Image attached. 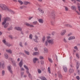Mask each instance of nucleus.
<instances>
[{"mask_svg":"<svg viewBox=\"0 0 80 80\" xmlns=\"http://www.w3.org/2000/svg\"><path fill=\"white\" fill-rule=\"evenodd\" d=\"M24 52L26 54L28 55H30V53H29V52H28V51L24 50Z\"/></svg>","mask_w":80,"mask_h":80,"instance_id":"obj_20","label":"nucleus"},{"mask_svg":"<svg viewBox=\"0 0 80 80\" xmlns=\"http://www.w3.org/2000/svg\"><path fill=\"white\" fill-rule=\"evenodd\" d=\"M75 37L74 36H71L69 37L68 38L69 40H73V39H75Z\"/></svg>","mask_w":80,"mask_h":80,"instance_id":"obj_16","label":"nucleus"},{"mask_svg":"<svg viewBox=\"0 0 80 80\" xmlns=\"http://www.w3.org/2000/svg\"><path fill=\"white\" fill-rule=\"evenodd\" d=\"M2 42H3V43H4L5 45V43H6V41H5V40H2Z\"/></svg>","mask_w":80,"mask_h":80,"instance_id":"obj_49","label":"nucleus"},{"mask_svg":"<svg viewBox=\"0 0 80 80\" xmlns=\"http://www.w3.org/2000/svg\"><path fill=\"white\" fill-rule=\"evenodd\" d=\"M5 45H7V46H8V47H10L11 46V45L8 42H6L5 43Z\"/></svg>","mask_w":80,"mask_h":80,"instance_id":"obj_26","label":"nucleus"},{"mask_svg":"<svg viewBox=\"0 0 80 80\" xmlns=\"http://www.w3.org/2000/svg\"><path fill=\"white\" fill-rule=\"evenodd\" d=\"M63 70L65 72H67V68L65 66L63 67Z\"/></svg>","mask_w":80,"mask_h":80,"instance_id":"obj_14","label":"nucleus"},{"mask_svg":"<svg viewBox=\"0 0 80 80\" xmlns=\"http://www.w3.org/2000/svg\"><path fill=\"white\" fill-rule=\"evenodd\" d=\"M48 41H46L45 42V46H48V42H47Z\"/></svg>","mask_w":80,"mask_h":80,"instance_id":"obj_37","label":"nucleus"},{"mask_svg":"<svg viewBox=\"0 0 80 80\" xmlns=\"http://www.w3.org/2000/svg\"><path fill=\"white\" fill-rule=\"evenodd\" d=\"M63 41L65 43H67L68 42L65 38H64Z\"/></svg>","mask_w":80,"mask_h":80,"instance_id":"obj_42","label":"nucleus"},{"mask_svg":"<svg viewBox=\"0 0 80 80\" xmlns=\"http://www.w3.org/2000/svg\"><path fill=\"white\" fill-rule=\"evenodd\" d=\"M24 7H25V6H20V8L21 10H22V9H23V8H24Z\"/></svg>","mask_w":80,"mask_h":80,"instance_id":"obj_40","label":"nucleus"},{"mask_svg":"<svg viewBox=\"0 0 80 80\" xmlns=\"http://www.w3.org/2000/svg\"><path fill=\"white\" fill-rule=\"evenodd\" d=\"M15 29L16 30H18L19 31H20L22 32V29L21 28H20L19 27H16L15 28Z\"/></svg>","mask_w":80,"mask_h":80,"instance_id":"obj_7","label":"nucleus"},{"mask_svg":"<svg viewBox=\"0 0 80 80\" xmlns=\"http://www.w3.org/2000/svg\"><path fill=\"white\" fill-rule=\"evenodd\" d=\"M2 68H4V67H5V65L4 64V63H3L2 64Z\"/></svg>","mask_w":80,"mask_h":80,"instance_id":"obj_46","label":"nucleus"},{"mask_svg":"<svg viewBox=\"0 0 80 80\" xmlns=\"http://www.w3.org/2000/svg\"><path fill=\"white\" fill-rule=\"evenodd\" d=\"M40 79H41V80H47V79H46V78L44 77H40Z\"/></svg>","mask_w":80,"mask_h":80,"instance_id":"obj_13","label":"nucleus"},{"mask_svg":"<svg viewBox=\"0 0 80 80\" xmlns=\"http://www.w3.org/2000/svg\"><path fill=\"white\" fill-rule=\"evenodd\" d=\"M47 39H48V40H49V39H50V36H48L47 37Z\"/></svg>","mask_w":80,"mask_h":80,"instance_id":"obj_62","label":"nucleus"},{"mask_svg":"<svg viewBox=\"0 0 80 80\" xmlns=\"http://www.w3.org/2000/svg\"><path fill=\"white\" fill-rule=\"evenodd\" d=\"M48 72L49 73H51V72H50V68L49 67H48Z\"/></svg>","mask_w":80,"mask_h":80,"instance_id":"obj_41","label":"nucleus"},{"mask_svg":"<svg viewBox=\"0 0 80 80\" xmlns=\"http://www.w3.org/2000/svg\"><path fill=\"white\" fill-rule=\"evenodd\" d=\"M12 62L13 65H14V66H16V63H15V62L14 61H12Z\"/></svg>","mask_w":80,"mask_h":80,"instance_id":"obj_38","label":"nucleus"},{"mask_svg":"<svg viewBox=\"0 0 80 80\" xmlns=\"http://www.w3.org/2000/svg\"><path fill=\"white\" fill-rule=\"evenodd\" d=\"M28 76L30 78H31V79H32V75H31L30 73H29Z\"/></svg>","mask_w":80,"mask_h":80,"instance_id":"obj_32","label":"nucleus"},{"mask_svg":"<svg viewBox=\"0 0 80 80\" xmlns=\"http://www.w3.org/2000/svg\"><path fill=\"white\" fill-rule=\"evenodd\" d=\"M25 25H27V26H30V24H29L28 23H26Z\"/></svg>","mask_w":80,"mask_h":80,"instance_id":"obj_50","label":"nucleus"},{"mask_svg":"<svg viewBox=\"0 0 80 80\" xmlns=\"http://www.w3.org/2000/svg\"><path fill=\"white\" fill-rule=\"evenodd\" d=\"M80 66V63L79 62H77L76 63V68L77 69H78L79 68V66Z\"/></svg>","mask_w":80,"mask_h":80,"instance_id":"obj_15","label":"nucleus"},{"mask_svg":"<svg viewBox=\"0 0 80 80\" xmlns=\"http://www.w3.org/2000/svg\"><path fill=\"white\" fill-rule=\"evenodd\" d=\"M72 9H73V10H76V8L74 6H72L71 7Z\"/></svg>","mask_w":80,"mask_h":80,"instance_id":"obj_28","label":"nucleus"},{"mask_svg":"<svg viewBox=\"0 0 80 80\" xmlns=\"http://www.w3.org/2000/svg\"><path fill=\"white\" fill-rule=\"evenodd\" d=\"M23 74H24V72H21V75L22 77H23Z\"/></svg>","mask_w":80,"mask_h":80,"instance_id":"obj_48","label":"nucleus"},{"mask_svg":"<svg viewBox=\"0 0 80 80\" xmlns=\"http://www.w3.org/2000/svg\"><path fill=\"white\" fill-rule=\"evenodd\" d=\"M64 7L65 8V11H66V12L68 11L69 9L68 7L67 6H64Z\"/></svg>","mask_w":80,"mask_h":80,"instance_id":"obj_22","label":"nucleus"},{"mask_svg":"<svg viewBox=\"0 0 80 80\" xmlns=\"http://www.w3.org/2000/svg\"><path fill=\"white\" fill-rule=\"evenodd\" d=\"M12 30V28H10L8 29V30L10 31V30Z\"/></svg>","mask_w":80,"mask_h":80,"instance_id":"obj_60","label":"nucleus"},{"mask_svg":"<svg viewBox=\"0 0 80 80\" xmlns=\"http://www.w3.org/2000/svg\"><path fill=\"white\" fill-rule=\"evenodd\" d=\"M38 10H39V12H41L42 13H44V11L43 10L40 8H39L38 9Z\"/></svg>","mask_w":80,"mask_h":80,"instance_id":"obj_12","label":"nucleus"},{"mask_svg":"<svg viewBox=\"0 0 80 80\" xmlns=\"http://www.w3.org/2000/svg\"><path fill=\"white\" fill-rule=\"evenodd\" d=\"M51 18L53 20H55V14L53 12H52L51 14Z\"/></svg>","mask_w":80,"mask_h":80,"instance_id":"obj_3","label":"nucleus"},{"mask_svg":"<svg viewBox=\"0 0 80 80\" xmlns=\"http://www.w3.org/2000/svg\"><path fill=\"white\" fill-rule=\"evenodd\" d=\"M19 65L20 67H22V65H23V60L22 59L19 63Z\"/></svg>","mask_w":80,"mask_h":80,"instance_id":"obj_9","label":"nucleus"},{"mask_svg":"<svg viewBox=\"0 0 80 80\" xmlns=\"http://www.w3.org/2000/svg\"><path fill=\"white\" fill-rule=\"evenodd\" d=\"M71 35H72V33H70L68 35V36H70Z\"/></svg>","mask_w":80,"mask_h":80,"instance_id":"obj_63","label":"nucleus"},{"mask_svg":"<svg viewBox=\"0 0 80 80\" xmlns=\"http://www.w3.org/2000/svg\"><path fill=\"white\" fill-rule=\"evenodd\" d=\"M44 50L46 52H48V50L46 48H44Z\"/></svg>","mask_w":80,"mask_h":80,"instance_id":"obj_44","label":"nucleus"},{"mask_svg":"<svg viewBox=\"0 0 80 80\" xmlns=\"http://www.w3.org/2000/svg\"><path fill=\"white\" fill-rule=\"evenodd\" d=\"M33 17H30L29 18H28V20H31L32 19V18H33Z\"/></svg>","mask_w":80,"mask_h":80,"instance_id":"obj_57","label":"nucleus"},{"mask_svg":"<svg viewBox=\"0 0 80 80\" xmlns=\"http://www.w3.org/2000/svg\"><path fill=\"white\" fill-rule=\"evenodd\" d=\"M34 50L35 51H37L38 50V48H35Z\"/></svg>","mask_w":80,"mask_h":80,"instance_id":"obj_55","label":"nucleus"},{"mask_svg":"<svg viewBox=\"0 0 80 80\" xmlns=\"http://www.w3.org/2000/svg\"><path fill=\"white\" fill-rule=\"evenodd\" d=\"M18 2L21 5H23V2H22V1L21 0H18Z\"/></svg>","mask_w":80,"mask_h":80,"instance_id":"obj_25","label":"nucleus"},{"mask_svg":"<svg viewBox=\"0 0 80 80\" xmlns=\"http://www.w3.org/2000/svg\"><path fill=\"white\" fill-rule=\"evenodd\" d=\"M74 49H76V50H78V48H77V46H75L74 47Z\"/></svg>","mask_w":80,"mask_h":80,"instance_id":"obj_53","label":"nucleus"},{"mask_svg":"<svg viewBox=\"0 0 80 80\" xmlns=\"http://www.w3.org/2000/svg\"><path fill=\"white\" fill-rule=\"evenodd\" d=\"M37 40V39H34V41H35V42H36V43H38V41Z\"/></svg>","mask_w":80,"mask_h":80,"instance_id":"obj_58","label":"nucleus"},{"mask_svg":"<svg viewBox=\"0 0 80 80\" xmlns=\"http://www.w3.org/2000/svg\"><path fill=\"white\" fill-rule=\"evenodd\" d=\"M5 58H6L7 59L8 58V54H7V53L5 54Z\"/></svg>","mask_w":80,"mask_h":80,"instance_id":"obj_30","label":"nucleus"},{"mask_svg":"<svg viewBox=\"0 0 80 80\" xmlns=\"http://www.w3.org/2000/svg\"><path fill=\"white\" fill-rule=\"evenodd\" d=\"M78 75L80 74V72L79 71V70H78Z\"/></svg>","mask_w":80,"mask_h":80,"instance_id":"obj_64","label":"nucleus"},{"mask_svg":"<svg viewBox=\"0 0 80 80\" xmlns=\"http://www.w3.org/2000/svg\"><path fill=\"white\" fill-rule=\"evenodd\" d=\"M8 68L11 73L12 74H13V71L12 70V67H11V66H8Z\"/></svg>","mask_w":80,"mask_h":80,"instance_id":"obj_5","label":"nucleus"},{"mask_svg":"<svg viewBox=\"0 0 80 80\" xmlns=\"http://www.w3.org/2000/svg\"><path fill=\"white\" fill-rule=\"evenodd\" d=\"M65 33H66V30H63L61 33V35H64Z\"/></svg>","mask_w":80,"mask_h":80,"instance_id":"obj_10","label":"nucleus"},{"mask_svg":"<svg viewBox=\"0 0 80 80\" xmlns=\"http://www.w3.org/2000/svg\"><path fill=\"white\" fill-rule=\"evenodd\" d=\"M48 59L49 61L51 62V63H52V62H53V61H52V59L50 58H48Z\"/></svg>","mask_w":80,"mask_h":80,"instance_id":"obj_29","label":"nucleus"},{"mask_svg":"<svg viewBox=\"0 0 80 80\" xmlns=\"http://www.w3.org/2000/svg\"><path fill=\"white\" fill-rule=\"evenodd\" d=\"M35 38L36 40H37V39H38V37L37 35H35Z\"/></svg>","mask_w":80,"mask_h":80,"instance_id":"obj_47","label":"nucleus"},{"mask_svg":"<svg viewBox=\"0 0 80 80\" xmlns=\"http://www.w3.org/2000/svg\"><path fill=\"white\" fill-rule=\"evenodd\" d=\"M38 21L39 23H43V19H38Z\"/></svg>","mask_w":80,"mask_h":80,"instance_id":"obj_11","label":"nucleus"},{"mask_svg":"<svg viewBox=\"0 0 80 80\" xmlns=\"http://www.w3.org/2000/svg\"><path fill=\"white\" fill-rule=\"evenodd\" d=\"M30 3H31L30 2H29L27 1H25L24 2V4L26 5H27L28 4H30Z\"/></svg>","mask_w":80,"mask_h":80,"instance_id":"obj_18","label":"nucleus"},{"mask_svg":"<svg viewBox=\"0 0 80 80\" xmlns=\"http://www.w3.org/2000/svg\"><path fill=\"white\" fill-rule=\"evenodd\" d=\"M0 8L2 10H6L7 11H8V12H12L13 13H15V12H14L12 10L8 8L4 4H0Z\"/></svg>","mask_w":80,"mask_h":80,"instance_id":"obj_1","label":"nucleus"},{"mask_svg":"<svg viewBox=\"0 0 80 80\" xmlns=\"http://www.w3.org/2000/svg\"><path fill=\"white\" fill-rule=\"evenodd\" d=\"M51 24L52 25H53V24H54V22L53 21H51Z\"/></svg>","mask_w":80,"mask_h":80,"instance_id":"obj_61","label":"nucleus"},{"mask_svg":"<svg viewBox=\"0 0 80 80\" xmlns=\"http://www.w3.org/2000/svg\"><path fill=\"white\" fill-rule=\"evenodd\" d=\"M65 26L67 27H70V28H72V26L69 24H65Z\"/></svg>","mask_w":80,"mask_h":80,"instance_id":"obj_17","label":"nucleus"},{"mask_svg":"<svg viewBox=\"0 0 80 80\" xmlns=\"http://www.w3.org/2000/svg\"><path fill=\"white\" fill-rule=\"evenodd\" d=\"M9 37H10V38H11V39H12L13 38V37H12V35L9 36Z\"/></svg>","mask_w":80,"mask_h":80,"instance_id":"obj_59","label":"nucleus"},{"mask_svg":"<svg viewBox=\"0 0 80 80\" xmlns=\"http://www.w3.org/2000/svg\"><path fill=\"white\" fill-rule=\"evenodd\" d=\"M37 21H34V22H32V24H33V25H37Z\"/></svg>","mask_w":80,"mask_h":80,"instance_id":"obj_31","label":"nucleus"},{"mask_svg":"<svg viewBox=\"0 0 80 80\" xmlns=\"http://www.w3.org/2000/svg\"><path fill=\"white\" fill-rule=\"evenodd\" d=\"M76 55L77 57L78 58H79V55H78V54L76 53Z\"/></svg>","mask_w":80,"mask_h":80,"instance_id":"obj_54","label":"nucleus"},{"mask_svg":"<svg viewBox=\"0 0 80 80\" xmlns=\"http://www.w3.org/2000/svg\"><path fill=\"white\" fill-rule=\"evenodd\" d=\"M76 78H77L78 80H80V77L78 76H77L76 77Z\"/></svg>","mask_w":80,"mask_h":80,"instance_id":"obj_52","label":"nucleus"},{"mask_svg":"<svg viewBox=\"0 0 80 80\" xmlns=\"http://www.w3.org/2000/svg\"><path fill=\"white\" fill-rule=\"evenodd\" d=\"M6 52L8 53H12V51L10 49L6 50Z\"/></svg>","mask_w":80,"mask_h":80,"instance_id":"obj_27","label":"nucleus"},{"mask_svg":"<svg viewBox=\"0 0 80 80\" xmlns=\"http://www.w3.org/2000/svg\"><path fill=\"white\" fill-rule=\"evenodd\" d=\"M29 26L30 27H34V26H33V25H31L30 24Z\"/></svg>","mask_w":80,"mask_h":80,"instance_id":"obj_56","label":"nucleus"},{"mask_svg":"<svg viewBox=\"0 0 80 80\" xmlns=\"http://www.w3.org/2000/svg\"><path fill=\"white\" fill-rule=\"evenodd\" d=\"M39 59L40 60H43V59H44V58H43V57L42 56H40L39 57Z\"/></svg>","mask_w":80,"mask_h":80,"instance_id":"obj_35","label":"nucleus"},{"mask_svg":"<svg viewBox=\"0 0 80 80\" xmlns=\"http://www.w3.org/2000/svg\"><path fill=\"white\" fill-rule=\"evenodd\" d=\"M19 45L20 47H23V46L22 45V42H20Z\"/></svg>","mask_w":80,"mask_h":80,"instance_id":"obj_39","label":"nucleus"},{"mask_svg":"<svg viewBox=\"0 0 80 80\" xmlns=\"http://www.w3.org/2000/svg\"><path fill=\"white\" fill-rule=\"evenodd\" d=\"M45 37L44 36L42 38V41L43 43L45 42Z\"/></svg>","mask_w":80,"mask_h":80,"instance_id":"obj_33","label":"nucleus"},{"mask_svg":"<svg viewBox=\"0 0 80 80\" xmlns=\"http://www.w3.org/2000/svg\"><path fill=\"white\" fill-rule=\"evenodd\" d=\"M9 25V23H6L5 25L4 26V28H7V27L8 26V25Z\"/></svg>","mask_w":80,"mask_h":80,"instance_id":"obj_23","label":"nucleus"},{"mask_svg":"<svg viewBox=\"0 0 80 80\" xmlns=\"http://www.w3.org/2000/svg\"><path fill=\"white\" fill-rule=\"evenodd\" d=\"M2 21V15L0 14V22Z\"/></svg>","mask_w":80,"mask_h":80,"instance_id":"obj_51","label":"nucleus"},{"mask_svg":"<svg viewBox=\"0 0 80 80\" xmlns=\"http://www.w3.org/2000/svg\"><path fill=\"white\" fill-rule=\"evenodd\" d=\"M40 63L41 65H43L44 63V61H40Z\"/></svg>","mask_w":80,"mask_h":80,"instance_id":"obj_45","label":"nucleus"},{"mask_svg":"<svg viewBox=\"0 0 80 80\" xmlns=\"http://www.w3.org/2000/svg\"><path fill=\"white\" fill-rule=\"evenodd\" d=\"M10 20H11V19H10V18L8 17L5 18L3 22L2 23V25H5V24L7 23V21L8 22V21H10Z\"/></svg>","mask_w":80,"mask_h":80,"instance_id":"obj_2","label":"nucleus"},{"mask_svg":"<svg viewBox=\"0 0 80 80\" xmlns=\"http://www.w3.org/2000/svg\"><path fill=\"white\" fill-rule=\"evenodd\" d=\"M24 67L27 70V71H26L27 73H28L29 74V73H30L29 71H28V70H29V69H28V67H27V66L24 65Z\"/></svg>","mask_w":80,"mask_h":80,"instance_id":"obj_8","label":"nucleus"},{"mask_svg":"<svg viewBox=\"0 0 80 80\" xmlns=\"http://www.w3.org/2000/svg\"><path fill=\"white\" fill-rule=\"evenodd\" d=\"M58 78H59L60 79H62L63 76H62V75L61 73H60V72H58Z\"/></svg>","mask_w":80,"mask_h":80,"instance_id":"obj_6","label":"nucleus"},{"mask_svg":"<svg viewBox=\"0 0 80 80\" xmlns=\"http://www.w3.org/2000/svg\"><path fill=\"white\" fill-rule=\"evenodd\" d=\"M33 62L34 63H36V62L38 60V59L37 58H35L34 59H33Z\"/></svg>","mask_w":80,"mask_h":80,"instance_id":"obj_19","label":"nucleus"},{"mask_svg":"<svg viewBox=\"0 0 80 80\" xmlns=\"http://www.w3.org/2000/svg\"><path fill=\"white\" fill-rule=\"evenodd\" d=\"M69 72L70 73H73V72H74V70L73 69L70 68L69 69Z\"/></svg>","mask_w":80,"mask_h":80,"instance_id":"obj_24","label":"nucleus"},{"mask_svg":"<svg viewBox=\"0 0 80 80\" xmlns=\"http://www.w3.org/2000/svg\"><path fill=\"white\" fill-rule=\"evenodd\" d=\"M29 38L30 39H32V34H30L29 35Z\"/></svg>","mask_w":80,"mask_h":80,"instance_id":"obj_43","label":"nucleus"},{"mask_svg":"<svg viewBox=\"0 0 80 80\" xmlns=\"http://www.w3.org/2000/svg\"><path fill=\"white\" fill-rule=\"evenodd\" d=\"M38 73H42V71L40 69H38Z\"/></svg>","mask_w":80,"mask_h":80,"instance_id":"obj_34","label":"nucleus"},{"mask_svg":"<svg viewBox=\"0 0 80 80\" xmlns=\"http://www.w3.org/2000/svg\"><path fill=\"white\" fill-rule=\"evenodd\" d=\"M39 54V52H33V54H32L33 55H38Z\"/></svg>","mask_w":80,"mask_h":80,"instance_id":"obj_21","label":"nucleus"},{"mask_svg":"<svg viewBox=\"0 0 80 80\" xmlns=\"http://www.w3.org/2000/svg\"><path fill=\"white\" fill-rule=\"evenodd\" d=\"M5 75V71L3 70L2 71V76H4Z\"/></svg>","mask_w":80,"mask_h":80,"instance_id":"obj_36","label":"nucleus"},{"mask_svg":"<svg viewBox=\"0 0 80 80\" xmlns=\"http://www.w3.org/2000/svg\"><path fill=\"white\" fill-rule=\"evenodd\" d=\"M47 41L48 42V43H50L51 44V45H53V44H54V42H53V40L52 39H47Z\"/></svg>","mask_w":80,"mask_h":80,"instance_id":"obj_4","label":"nucleus"}]
</instances>
